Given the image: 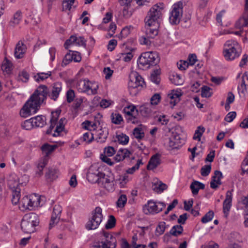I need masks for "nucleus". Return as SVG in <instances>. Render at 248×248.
<instances>
[{
	"mask_svg": "<svg viewBox=\"0 0 248 248\" xmlns=\"http://www.w3.org/2000/svg\"><path fill=\"white\" fill-rule=\"evenodd\" d=\"M142 164V160L138 159L136 165L132 168L127 169L125 173H127V175L128 174H133L136 171V170H137L139 169L140 165Z\"/></svg>",
	"mask_w": 248,
	"mask_h": 248,
	"instance_id": "52",
	"label": "nucleus"
},
{
	"mask_svg": "<svg viewBox=\"0 0 248 248\" xmlns=\"http://www.w3.org/2000/svg\"><path fill=\"white\" fill-rule=\"evenodd\" d=\"M30 198L32 210L35 207L42 206L46 200L45 197L35 193L30 195Z\"/></svg>",
	"mask_w": 248,
	"mask_h": 248,
	"instance_id": "15",
	"label": "nucleus"
},
{
	"mask_svg": "<svg viewBox=\"0 0 248 248\" xmlns=\"http://www.w3.org/2000/svg\"><path fill=\"white\" fill-rule=\"evenodd\" d=\"M102 209L100 207H96L92 212V217L86 224V228L88 230H92L97 229L103 219Z\"/></svg>",
	"mask_w": 248,
	"mask_h": 248,
	"instance_id": "6",
	"label": "nucleus"
},
{
	"mask_svg": "<svg viewBox=\"0 0 248 248\" xmlns=\"http://www.w3.org/2000/svg\"><path fill=\"white\" fill-rule=\"evenodd\" d=\"M103 177H101L100 183H101L102 185H104L107 183H109V182L114 181V178L113 177H111L108 175H106L105 173H104V176Z\"/></svg>",
	"mask_w": 248,
	"mask_h": 248,
	"instance_id": "59",
	"label": "nucleus"
},
{
	"mask_svg": "<svg viewBox=\"0 0 248 248\" xmlns=\"http://www.w3.org/2000/svg\"><path fill=\"white\" fill-rule=\"evenodd\" d=\"M236 113L235 111L229 112L225 116L224 120L227 122L230 123L236 117Z\"/></svg>",
	"mask_w": 248,
	"mask_h": 248,
	"instance_id": "62",
	"label": "nucleus"
},
{
	"mask_svg": "<svg viewBox=\"0 0 248 248\" xmlns=\"http://www.w3.org/2000/svg\"><path fill=\"white\" fill-rule=\"evenodd\" d=\"M211 170V165H204L201 168V173L202 176H207L210 173Z\"/></svg>",
	"mask_w": 248,
	"mask_h": 248,
	"instance_id": "54",
	"label": "nucleus"
},
{
	"mask_svg": "<svg viewBox=\"0 0 248 248\" xmlns=\"http://www.w3.org/2000/svg\"><path fill=\"white\" fill-rule=\"evenodd\" d=\"M105 240L101 242L102 245H94L92 248H115L117 240L112 234L108 232L103 231Z\"/></svg>",
	"mask_w": 248,
	"mask_h": 248,
	"instance_id": "10",
	"label": "nucleus"
},
{
	"mask_svg": "<svg viewBox=\"0 0 248 248\" xmlns=\"http://www.w3.org/2000/svg\"><path fill=\"white\" fill-rule=\"evenodd\" d=\"M65 122V118H62L59 121L57 124L54 133L53 134V137H57L60 135V134L64 129V122Z\"/></svg>",
	"mask_w": 248,
	"mask_h": 248,
	"instance_id": "28",
	"label": "nucleus"
},
{
	"mask_svg": "<svg viewBox=\"0 0 248 248\" xmlns=\"http://www.w3.org/2000/svg\"><path fill=\"white\" fill-rule=\"evenodd\" d=\"M165 144L169 150L179 149L182 146V144H179L172 139L171 137L165 139Z\"/></svg>",
	"mask_w": 248,
	"mask_h": 248,
	"instance_id": "27",
	"label": "nucleus"
},
{
	"mask_svg": "<svg viewBox=\"0 0 248 248\" xmlns=\"http://www.w3.org/2000/svg\"><path fill=\"white\" fill-rule=\"evenodd\" d=\"M155 26L149 27L146 29V35L147 37L150 38H154L158 33V28Z\"/></svg>",
	"mask_w": 248,
	"mask_h": 248,
	"instance_id": "31",
	"label": "nucleus"
},
{
	"mask_svg": "<svg viewBox=\"0 0 248 248\" xmlns=\"http://www.w3.org/2000/svg\"><path fill=\"white\" fill-rule=\"evenodd\" d=\"M77 88L81 93H86L89 94H95L98 88L97 85H94L88 80H80L78 81Z\"/></svg>",
	"mask_w": 248,
	"mask_h": 248,
	"instance_id": "7",
	"label": "nucleus"
},
{
	"mask_svg": "<svg viewBox=\"0 0 248 248\" xmlns=\"http://www.w3.org/2000/svg\"><path fill=\"white\" fill-rule=\"evenodd\" d=\"M205 131V128L202 126H199L197 127V129L195 131L194 135L193 136L194 140H198V141L201 140V137L203 134V133Z\"/></svg>",
	"mask_w": 248,
	"mask_h": 248,
	"instance_id": "43",
	"label": "nucleus"
},
{
	"mask_svg": "<svg viewBox=\"0 0 248 248\" xmlns=\"http://www.w3.org/2000/svg\"><path fill=\"white\" fill-rule=\"evenodd\" d=\"M183 232V227L181 225H176L172 227L169 233H166L164 237H170V235L177 236L181 234Z\"/></svg>",
	"mask_w": 248,
	"mask_h": 248,
	"instance_id": "22",
	"label": "nucleus"
},
{
	"mask_svg": "<svg viewBox=\"0 0 248 248\" xmlns=\"http://www.w3.org/2000/svg\"><path fill=\"white\" fill-rule=\"evenodd\" d=\"M108 135V131L104 132L101 130L98 133L96 140L98 142L103 143L106 140Z\"/></svg>",
	"mask_w": 248,
	"mask_h": 248,
	"instance_id": "42",
	"label": "nucleus"
},
{
	"mask_svg": "<svg viewBox=\"0 0 248 248\" xmlns=\"http://www.w3.org/2000/svg\"><path fill=\"white\" fill-rule=\"evenodd\" d=\"M62 84L57 82L53 83L49 89L48 97L54 101H56L59 96L60 92L62 91Z\"/></svg>",
	"mask_w": 248,
	"mask_h": 248,
	"instance_id": "13",
	"label": "nucleus"
},
{
	"mask_svg": "<svg viewBox=\"0 0 248 248\" xmlns=\"http://www.w3.org/2000/svg\"><path fill=\"white\" fill-rule=\"evenodd\" d=\"M133 134L135 138L138 140L142 139L144 137V133L140 128L136 127L134 129Z\"/></svg>",
	"mask_w": 248,
	"mask_h": 248,
	"instance_id": "50",
	"label": "nucleus"
},
{
	"mask_svg": "<svg viewBox=\"0 0 248 248\" xmlns=\"http://www.w3.org/2000/svg\"><path fill=\"white\" fill-rule=\"evenodd\" d=\"M51 72L48 71L47 73H38L36 76H34V78L37 82H39L40 80H44L47 79L48 77L51 76Z\"/></svg>",
	"mask_w": 248,
	"mask_h": 248,
	"instance_id": "37",
	"label": "nucleus"
},
{
	"mask_svg": "<svg viewBox=\"0 0 248 248\" xmlns=\"http://www.w3.org/2000/svg\"><path fill=\"white\" fill-rule=\"evenodd\" d=\"M214 216V213L213 211L210 210L202 218L201 221L203 223H207L212 220Z\"/></svg>",
	"mask_w": 248,
	"mask_h": 248,
	"instance_id": "48",
	"label": "nucleus"
},
{
	"mask_svg": "<svg viewBox=\"0 0 248 248\" xmlns=\"http://www.w3.org/2000/svg\"><path fill=\"white\" fill-rule=\"evenodd\" d=\"M116 138L118 142L122 145L127 144L128 143L129 140V137L123 133L117 135Z\"/></svg>",
	"mask_w": 248,
	"mask_h": 248,
	"instance_id": "36",
	"label": "nucleus"
},
{
	"mask_svg": "<svg viewBox=\"0 0 248 248\" xmlns=\"http://www.w3.org/2000/svg\"><path fill=\"white\" fill-rule=\"evenodd\" d=\"M104 176V173L99 171L95 166L92 165L87 173V179L92 183L100 184L101 177Z\"/></svg>",
	"mask_w": 248,
	"mask_h": 248,
	"instance_id": "11",
	"label": "nucleus"
},
{
	"mask_svg": "<svg viewBox=\"0 0 248 248\" xmlns=\"http://www.w3.org/2000/svg\"><path fill=\"white\" fill-rule=\"evenodd\" d=\"M18 184V182L16 179L12 178L8 180V186L12 191L15 190L17 188H19Z\"/></svg>",
	"mask_w": 248,
	"mask_h": 248,
	"instance_id": "46",
	"label": "nucleus"
},
{
	"mask_svg": "<svg viewBox=\"0 0 248 248\" xmlns=\"http://www.w3.org/2000/svg\"><path fill=\"white\" fill-rule=\"evenodd\" d=\"M60 219V216H57L53 214H52L51 219L49 223V229L52 228L54 226L55 224H56L57 223H58Z\"/></svg>",
	"mask_w": 248,
	"mask_h": 248,
	"instance_id": "58",
	"label": "nucleus"
},
{
	"mask_svg": "<svg viewBox=\"0 0 248 248\" xmlns=\"http://www.w3.org/2000/svg\"><path fill=\"white\" fill-rule=\"evenodd\" d=\"M223 56L227 61H232L239 57L242 48L237 42L234 40H228L224 44Z\"/></svg>",
	"mask_w": 248,
	"mask_h": 248,
	"instance_id": "4",
	"label": "nucleus"
},
{
	"mask_svg": "<svg viewBox=\"0 0 248 248\" xmlns=\"http://www.w3.org/2000/svg\"><path fill=\"white\" fill-rule=\"evenodd\" d=\"M77 40V37L74 35H72L64 43L65 48L67 49L70 45L75 44V42Z\"/></svg>",
	"mask_w": 248,
	"mask_h": 248,
	"instance_id": "56",
	"label": "nucleus"
},
{
	"mask_svg": "<svg viewBox=\"0 0 248 248\" xmlns=\"http://www.w3.org/2000/svg\"><path fill=\"white\" fill-rule=\"evenodd\" d=\"M128 181V175L127 173L119 175V178L115 180V183H119L121 188L124 187Z\"/></svg>",
	"mask_w": 248,
	"mask_h": 248,
	"instance_id": "30",
	"label": "nucleus"
},
{
	"mask_svg": "<svg viewBox=\"0 0 248 248\" xmlns=\"http://www.w3.org/2000/svg\"><path fill=\"white\" fill-rule=\"evenodd\" d=\"M222 173L219 170H215L214 175L212 176V181L210 182V187L213 189L218 187L217 185L221 184V179L222 178Z\"/></svg>",
	"mask_w": 248,
	"mask_h": 248,
	"instance_id": "18",
	"label": "nucleus"
},
{
	"mask_svg": "<svg viewBox=\"0 0 248 248\" xmlns=\"http://www.w3.org/2000/svg\"><path fill=\"white\" fill-rule=\"evenodd\" d=\"M136 110V113H138L139 110L136 109V107L134 106H129L124 108V111L126 115H133L135 113V110Z\"/></svg>",
	"mask_w": 248,
	"mask_h": 248,
	"instance_id": "53",
	"label": "nucleus"
},
{
	"mask_svg": "<svg viewBox=\"0 0 248 248\" xmlns=\"http://www.w3.org/2000/svg\"><path fill=\"white\" fill-rule=\"evenodd\" d=\"M39 222L38 217L36 214L31 213L26 214L21 223V229L25 233L33 232L35 231V227L38 225Z\"/></svg>",
	"mask_w": 248,
	"mask_h": 248,
	"instance_id": "5",
	"label": "nucleus"
},
{
	"mask_svg": "<svg viewBox=\"0 0 248 248\" xmlns=\"http://www.w3.org/2000/svg\"><path fill=\"white\" fill-rule=\"evenodd\" d=\"M167 187L168 186L165 184L159 182V183L155 185V187L153 188V189L157 193H161L164 190L166 189Z\"/></svg>",
	"mask_w": 248,
	"mask_h": 248,
	"instance_id": "45",
	"label": "nucleus"
},
{
	"mask_svg": "<svg viewBox=\"0 0 248 248\" xmlns=\"http://www.w3.org/2000/svg\"><path fill=\"white\" fill-rule=\"evenodd\" d=\"M116 152L114 148L112 146H108L104 148V155L108 156H112Z\"/></svg>",
	"mask_w": 248,
	"mask_h": 248,
	"instance_id": "60",
	"label": "nucleus"
},
{
	"mask_svg": "<svg viewBox=\"0 0 248 248\" xmlns=\"http://www.w3.org/2000/svg\"><path fill=\"white\" fill-rule=\"evenodd\" d=\"M111 119L112 123L115 124H120L123 121L122 115L119 113H113L111 115Z\"/></svg>",
	"mask_w": 248,
	"mask_h": 248,
	"instance_id": "39",
	"label": "nucleus"
},
{
	"mask_svg": "<svg viewBox=\"0 0 248 248\" xmlns=\"http://www.w3.org/2000/svg\"><path fill=\"white\" fill-rule=\"evenodd\" d=\"M22 17V13L21 11L18 10L16 11L14 15L13 18L9 22V25L12 27H15L20 23Z\"/></svg>",
	"mask_w": 248,
	"mask_h": 248,
	"instance_id": "26",
	"label": "nucleus"
},
{
	"mask_svg": "<svg viewBox=\"0 0 248 248\" xmlns=\"http://www.w3.org/2000/svg\"><path fill=\"white\" fill-rule=\"evenodd\" d=\"M132 153L127 149H120L114 157L115 160L117 162L123 161L124 159L130 157Z\"/></svg>",
	"mask_w": 248,
	"mask_h": 248,
	"instance_id": "20",
	"label": "nucleus"
},
{
	"mask_svg": "<svg viewBox=\"0 0 248 248\" xmlns=\"http://www.w3.org/2000/svg\"><path fill=\"white\" fill-rule=\"evenodd\" d=\"M160 59L156 52L148 51L142 53L138 60V65L140 68L146 69L151 66L156 65Z\"/></svg>",
	"mask_w": 248,
	"mask_h": 248,
	"instance_id": "3",
	"label": "nucleus"
},
{
	"mask_svg": "<svg viewBox=\"0 0 248 248\" xmlns=\"http://www.w3.org/2000/svg\"><path fill=\"white\" fill-rule=\"evenodd\" d=\"M26 46L23 43L20 41L18 42L15 49L14 55L16 59L23 58L26 52Z\"/></svg>",
	"mask_w": 248,
	"mask_h": 248,
	"instance_id": "19",
	"label": "nucleus"
},
{
	"mask_svg": "<svg viewBox=\"0 0 248 248\" xmlns=\"http://www.w3.org/2000/svg\"><path fill=\"white\" fill-rule=\"evenodd\" d=\"M58 170L55 168H50L48 169V171L46 173V179L53 180L58 177L57 173Z\"/></svg>",
	"mask_w": 248,
	"mask_h": 248,
	"instance_id": "33",
	"label": "nucleus"
},
{
	"mask_svg": "<svg viewBox=\"0 0 248 248\" xmlns=\"http://www.w3.org/2000/svg\"><path fill=\"white\" fill-rule=\"evenodd\" d=\"M127 202V197L124 194L121 195L118 198L116 204L119 208H123Z\"/></svg>",
	"mask_w": 248,
	"mask_h": 248,
	"instance_id": "44",
	"label": "nucleus"
},
{
	"mask_svg": "<svg viewBox=\"0 0 248 248\" xmlns=\"http://www.w3.org/2000/svg\"><path fill=\"white\" fill-rule=\"evenodd\" d=\"M161 97L159 94L155 93L151 98V105H156L159 103Z\"/></svg>",
	"mask_w": 248,
	"mask_h": 248,
	"instance_id": "64",
	"label": "nucleus"
},
{
	"mask_svg": "<svg viewBox=\"0 0 248 248\" xmlns=\"http://www.w3.org/2000/svg\"><path fill=\"white\" fill-rule=\"evenodd\" d=\"M116 225V219L113 215L109 216L108 219L105 225L107 229H110L115 227Z\"/></svg>",
	"mask_w": 248,
	"mask_h": 248,
	"instance_id": "47",
	"label": "nucleus"
},
{
	"mask_svg": "<svg viewBox=\"0 0 248 248\" xmlns=\"http://www.w3.org/2000/svg\"><path fill=\"white\" fill-rule=\"evenodd\" d=\"M56 147V145H51L48 143H45L41 147V150L46 154L45 157L47 158V156L55 150Z\"/></svg>",
	"mask_w": 248,
	"mask_h": 248,
	"instance_id": "34",
	"label": "nucleus"
},
{
	"mask_svg": "<svg viewBox=\"0 0 248 248\" xmlns=\"http://www.w3.org/2000/svg\"><path fill=\"white\" fill-rule=\"evenodd\" d=\"M48 162V158L44 157L41 159L37 165V169L36 170V175L38 177H40L43 175V170L47 165Z\"/></svg>",
	"mask_w": 248,
	"mask_h": 248,
	"instance_id": "25",
	"label": "nucleus"
},
{
	"mask_svg": "<svg viewBox=\"0 0 248 248\" xmlns=\"http://www.w3.org/2000/svg\"><path fill=\"white\" fill-rule=\"evenodd\" d=\"M242 79L241 84L240 86H238V90L242 93L245 94L247 92V86H248V71L244 74Z\"/></svg>",
	"mask_w": 248,
	"mask_h": 248,
	"instance_id": "24",
	"label": "nucleus"
},
{
	"mask_svg": "<svg viewBox=\"0 0 248 248\" xmlns=\"http://www.w3.org/2000/svg\"><path fill=\"white\" fill-rule=\"evenodd\" d=\"M145 85L143 78L137 73H132L129 75V81L128 86L129 89H135L143 87Z\"/></svg>",
	"mask_w": 248,
	"mask_h": 248,
	"instance_id": "12",
	"label": "nucleus"
},
{
	"mask_svg": "<svg viewBox=\"0 0 248 248\" xmlns=\"http://www.w3.org/2000/svg\"><path fill=\"white\" fill-rule=\"evenodd\" d=\"M31 120H32V123L35 127H42L46 124V118L42 115L32 117Z\"/></svg>",
	"mask_w": 248,
	"mask_h": 248,
	"instance_id": "21",
	"label": "nucleus"
},
{
	"mask_svg": "<svg viewBox=\"0 0 248 248\" xmlns=\"http://www.w3.org/2000/svg\"><path fill=\"white\" fill-rule=\"evenodd\" d=\"M163 8V3L154 5L148 12L147 15L145 18L144 21L146 26L159 27Z\"/></svg>",
	"mask_w": 248,
	"mask_h": 248,
	"instance_id": "2",
	"label": "nucleus"
},
{
	"mask_svg": "<svg viewBox=\"0 0 248 248\" xmlns=\"http://www.w3.org/2000/svg\"><path fill=\"white\" fill-rule=\"evenodd\" d=\"M211 88L207 86H203L201 88V95L203 97L208 98L212 96Z\"/></svg>",
	"mask_w": 248,
	"mask_h": 248,
	"instance_id": "41",
	"label": "nucleus"
},
{
	"mask_svg": "<svg viewBox=\"0 0 248 248\" xmlns=\"http://www.w3.org/2000/svg\"><path fill=\"white\" fill-rule=\"evenodd\" d=\"M23 128L26 130H30L34 127L31 118L24 121L21 125Z\"/></svg>",
	"mask_w": 248,
	"mask_h": 248,
	"instance_id": "55",
	"label": "nucleus"
},
{
	"mask_svg": "<svg viewBox=\"0 0 248 248\" xmlns=\"http://www.w3.org/2000/svg\"><path fill=\"white\" fill-rule=\"evenodd\" d=\"M61 113V109H57L55 111L51 112V118L50 122L57 124L59 115Z\"/></svg>",
	"mask_w": 248,
	"mask_h": 248,
	"instance_id": "57",
	"label": "nucleus"
},
{
	"mask_svg": "<svg viewBox=\"0 0 248 248\" xmlns=\"http://www.w3.org/2000/svg\"><path fill=\"white\" fill-rule=\"evenodd\" d=\"M165 206L166 204L164 202L150 200L143 207V211L146 215H154L162 211Z\"/></svg>",
	"mask_w": 248,
	"mask_h": 248,
	"instance_id": "8",
	"label": "nucleus"
},
{
	"mask_svg": "<svg viewBox=\"0 0 248 248\" xmlns=\"http://www.w3.org/2000/svg\"><path fill=\"white\" fill-rule=\"evenodd\" d=\"M12 63L11 62L7 60L6 58L5 59L4 62L2 63L1 65V69L3 72H5L7 74L9 73L12 69Z\"/></svg>",
	"mask_w": 248,
	"mask_h": 248,
	"instance_id": "40",
	"label": "nucleus"
},
{
	"mask_svg": "<svg viewBox=\"0 0 248 248\" xmlns=\"http://www.w3.org/2000/svg\"><path fill=\"white\" fill-rule=\"evenodd\" d=\"M183 4L181 1H179L173 5L169 17L171 24L176 25L180 22L183 14Z\"/></svg>",
	"mask_w": 248,
	"mask_h": 248,
	"instance_id": "9",
	"label": "nucleus"
},
{
	"mask_svg": "<svg viewBox=\"0 0 248 248\" xmlns=\"http://www.w3.org/2000/svg\"><path fill=\"white\" fill-rule=\"evenodd\" d=\"M20 207H22L23 209H28L32 210L31 204V201L29 196H26L23 197L19 202Z\"/></svg>",
	"mask_w": 248,
	"mask_h": 248,
	"instance_id": "29",
	"label": "nucleus"
},
{
	"mask_svg": "<svg viewBox=\"0 0 248 248\" xmlns=\"http://www.w3.org/2000/svg\"><path fill=\"white\" fill-rule=\"evenodd\" d=\"M71 50H69V52L67 53L64 59L62 60V66H65L69 63L70 62L72 61V57L73 55L72 54Z\"/></svg>",
	"mask_w": 248,
	"mask_h": 248,
	"instance_id": "51",
	"label": "nucleus"
},
{
	"mask_svg": "<svg viewBox=\"0 0 248 248\" xmlns=\"http://www.w3.org/2000/svg\"><path fill=\"white\" fill-rule=\"evenodd\" d=\"M48 93L49 89L46 85H39L21 109L20 116L27 118L36 113L48 96Z\"/></svg>",
	"mask_w": 248,
	"mask_h": 248,
	"instance_id": "1",
	"label": "nucleus"
},
{
	"mask_svg": "<svg viewBox=\"0 0 248 248\" xmlns=\"http://www.w3.org/2000/svg\"><path fill=\"white\" fill-rule=\"evenodd\" d=\"M151 105L147 104L140 107L139 111L142 116L147 117L151 114Z\"/></svg>",
	"mask_w": 248,
	"mask_h": 248,
	"instance_id": "32",
	"label": "nucleus"
},
{
	"mask_svg": "<svg viewBox=\"0 0 248 248\" xmlns=\"http://www.w3.org/2000/svg\"><path fill=\"white\" fill-rule=\"evenodd\" d=\"M247 26L248 27V0H246L245 11L243 16L236 22L235 27L237 29H241Z\"/></svg>",
	"mask_w": 248,
	"mask_h": 248,
	"instance_id": "14",
	"label": "nucleus"
},
{
	"mask_svg": "<svg viewBox=\"0 0 248 248\" xmlns=\"http://www.w3.org/2000/svg\"><path fill=\"white\" fill-rule=\"evenodd\" d=\"M75 96V93L73 90H69L66 93V99L68 103L72 102Z\"/></svg>",
	"mask_w": 248,
	"mask_h": 248,
	"instance_id": "63",
	"label": "nucleus"
},
{
	"mask_svg": "<svg viewBox=\"0 0 248 248\" xmlns=\"http://www.w3.org/2000/svg\"><path fill=\"white\" fill-rule=\"evenodd\" d=\"M20 198V189L17 188L15 190L12 191V202L14 205L19 203V200Z\"/></svg>",
	"mask_w": 248,
	"mask_h": 248,
	"instance_id": "35",
	"label": "nucleus"
},
{
	"mask_svg": "<svg viewBox=\"0 0 248 248\" xmlns=\"http://www.w3.org/2000/svg\"><path fill=\"white\" fill-rule=\"evenodd\" d=\"M232 191L233 189H232L231 190L227 191L226 192V198L223 203V212L224 214H228L231 207Z\"/></svg>",
	"mask_w": 248,
	"mask_h": 248,
	"instance_id": "16",
	"label": "nucleus"
},
{
	"mask_svg": "<svg viewBox=\"0 0 248 248\" xmlns=\"http://www.w3.org/2000/svg\"><path fill=\"white\" fill-rule=\"evenodd\" d=\"M161 155L158 153H156L153 155L150 158L147 168L149 170H153L155 169L161 163L160 160Z\"/></svg>",
	"mask_w": 248,
	"mask_h": 248,
	"instance_id": "17",
	"label": "nucleus"
},
{
	"mask_svg": "<svg viewBox=\"0 0 248 248\" xmlns=\"http://www.w3.org/2000/svg\"><path fill=\"white\" fill-rule=\"evenodd\" d=\"M190 188L191 190L192 193L194 195L198 194L199 189H203L205 188V185L203 183L198 181H193L190 186Z\"/></svg>",
	"mask_w": 248,
	"mask_h": 248,
	"instance_id": "23",
	"label": "nucleus"
},
{
	"mask_svg": "<svg viewBox=\"0 0 248 248\" xmlns=\"http://www.w3.org/2000/svg\"><path fill=\"white\" fill-rule=\"evenodd\" d=\"M166 229V223L165 222H160L158 224L155 232L156 233V235H160L162 234Z\"/></svg>",
	"mask_w": 248,
	"mask_h": 248,
	"instance_id": "49",
	"label": "nucleus"
},
{
	"mask_svg": "<svg viewBox=\"0 0 248 248\" xmlns=\"http://www.w3.org/2000/svg\"><path fill=\"white\" fill-rule=\"evenodd\" d=\"M82 126L85 129L89 130V126H91L92 128H95L96 126V124L95 123H92L90 121L86 120L82 123Z\"/></svg>",
	"mask_w": 248,
	"mask_h": 248,
	"instance_id": "61",
	"label": "nucleus"
},
{
	"mask_svg": "<svg viewBox=\"0 0 248 248\" xmlns=\"http://www.w3.org/2000/svg\"><path fill=\"white\" fill-rule=\"evenodd\" d=\"M160 71L158 69L154 70L151 74L150 79L154 83L158 84L160 82Z\"/></svg>",
	"mask_w": 248,
	"mask_h": 248,
	"instance_id": "38",
	"label": "nucleus"
}]
</instances>
